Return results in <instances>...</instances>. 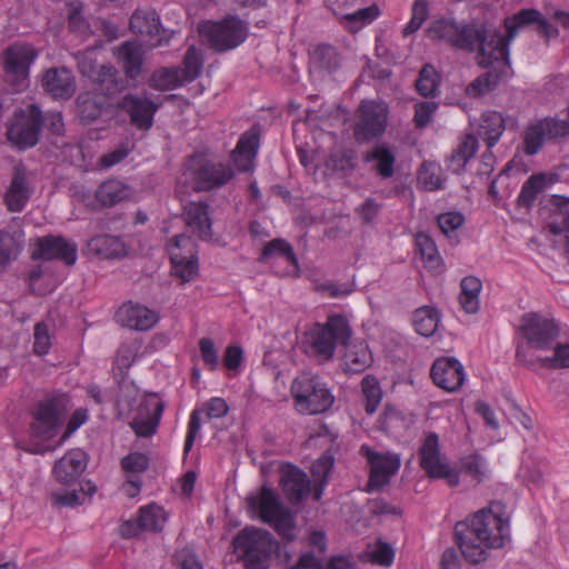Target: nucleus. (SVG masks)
I'll return each mask as SVG.
<instances>
[{
    "label": "nucleus",
    "instance_id": "24",
    "mask_svg": "<svg viewBox=\"0 0 569 569\" xmlns=\"http://www.w3.org/2000/svg\"><path fill=\"white\" fill-rule=\"evenodd\" d=\"M121 108L130 116L131 123L139 130L147 131L153 124L158 104L147 97L127 94L121 101Z\"/></svg>",
    "mask_w": 569,
    "mask_h": 569
},
{
    "label": "nucleus",
    "instance_id": "28",
    "mask_svg": "<svg viewBox=\"0 0 569 569\" xmlns=\"http://www.w3.org/2000/svg\"><path fill=\"white\" fill-rule=\"evenodd\" d=\"M41 84L56 99H69L76 91L74 77L67 68L48 69L42 76Z\"/></svg>",
    "mask_w": 569,
    "mask_h": 569
},
{
    "label": "nucleus",
    "instance_id": "55",
    "mask_svg": "<svg viewBox=\"0 0 569 569\" xmlns=\"http://www.w3.org/2000/svg\"><path fill=\"white\" fill-rule=\"evenodd\" d=\"M416 88L422 96H431L438 88V77L435 69L430 66H426L419 73V78L416 81Z\"/></svg>",
    "mask_w": 569,
    "mask_h": 569
},
{
    "label": "nucleus",
    "instance_id": "62",
    "mask_svg": "<svg viewBox=\"0 0 569 569\" xmlns=\"http://www.w3.org/2000/svg\"><path fill=\"white\" fill-rule=\"evenodd\" d=\"M328 166L333 170L350 171L355 167V157L351 150H337L328 159Z\"/></svg>",
    "mask_w": 569,
    "mask_h": 569
},
{
    "label": "nucleus",
    "instance_id": "34",
    "mask_svg": "<svg viewBox=\"0 0 569 569\" xmlns=\"http://www.w3.org/2000/svg\"><path fill=\"white\" fill-rule=\"evenodd\" d=\"M116 54L124 69L126 76L136 79L142 67L143 51L141 46L134 41H127L117 48Z\"/></svg>",
    "mask_w": 569,
    "mask_h": 569
},
{
    "label": "nucleus",
    "instance_id": "16",
    "mask_svg": "<svg viewBox=\"0 0 569 569\" xmlns=\"http://www.w3.org/2000/svg\"><path fill=\"white\" fill-rule=\"evenodd\" d=\"M130 29L133 33L146 38L151 47L168 43L173 32L161 27L158 13L152 9H137L130 18Z\"/></svg>",
    "mask_w": 569,
    "mask_h": 569
},
{
    "label": "nucleus",
    "instance_id": "2",
    "mask_svg": "<svg viewBox=\"0 0 569 569\" xmlns=\"http://www.w3.org/2000/svg\"><path fill=\"white\" fill-rule=\"evenodd\" d=\"M455 533L466 560L479 563L488 558L490 549L505 546L508 523L491 509H482L469 522H458Z\"/></svg>",
    "mask_w": 569,
    "mask_h": 569
},
{
    "label": "nucleus",
    "instance_id": "19",
    "mask_svg": "<svg viewBox=\"0 0 569 569\" xmlns=\"http://www.w3.org/2000/svg\"><path fill=\"white\" fill-rule=\"evenodd\" d=\"M248 510L253 518L271 523L274 517L284 509L278 493L268 486L247 497Z\"/></svg>",
    "mask_w": 569,
    "mask_h": 569
},
{
    "label": "nucleus",
    "instance_id": "39",
    "mask_svg": "<svg viewBox=\"0 0 569 569\" xmlns=\"http://www.w3.org/2000/svg\"><path fill=\"white\" fill-rule=\"evenodd\" d=\"M505 131V119L500 112L487 111L481 117L479 136L487 142L488 148L493 147Z\"/></svg>",
    "mask_w": 569,
    "mask_h": 569
},
{
    "label": "nucleus",
    "instance_id": "53",
    "mask_svg": "<svg viewBox=\"0 0 569 569\" xmlns=\"http://www.w3.org/2000/svg\"><path fill=\"white\" fill-rule=\"evenodd\" d=\"M313 62L318 68L331 72L339 66L338 53L331 46H321L313 52Z\"/></svg>",
    "mask_w": 569,
    "mask_h": 569
},
{
    "label": "nucleus",
    "instance_id": "61",
    "mask_svg": "<svg viewBox=\"0 0 569 569\" xmlns=\"http://www.w3.org/2000/svg\"><path fill=\"white\" fill-rule=\"evenodd\" d=\"M199 350L204 366L209 370L214 371L219 366V355L212 339L201 338L199 340Z\"/></svg>",
    "mask_w": 569,
    "mask_h": 569
},
{
    "label": "nucleus",
    "instance_id": "1",
    "mask_svg": "<svg viewBox=\"0 0 569 569\" xmlns=\"http://www.w3.org/2000/svg\"><path fill=\"white\" fill-rule=\"evenodd\" d=\"M503 26L506 34L488 30V43L482 44V62L485 68H492V70L478 77L467 87V93L470 97H479L491 91L501 78L509 77V46L521 30L533 28L546 37H549L551 30L547 18L533 8L521 9L505 18Z\"/></svg>",
    "mask_w": 569,
    "mask_h": 569
},
{
    "label": "nucleus",
    "instance_id": "37",
    "mask_svg": "<svg viewBox=\"0 0 569 569\" xmlns=\"http://www.w3.org/2000/svg\"><path fill=\"white\" fill-rule=\"evenodd\" d=\"M460 287L459 303L462 310L468 315L477 313L480 308L481 280L477 277L468 276L461 280Z\"/></svg>",
    "mask_w": 569,
    "mask_h": 569
},
{
    "label": "nucleus",
    "instance_id": "58",
    "mask_svg": "<svg viewBox=\"0 0 569 569\" xmlns=\"http://www.w3.org/2000/svg\"><path fill=\"white\" fill-rule=\"evenodd\" d=\"M93 82L104 84L109 93L117 91L118 87V71L110 64H102L96 71V76L90 77Z\"/></svg>",
    "mask_w": 569,
    "mask_h": 569
},
{
    "label": "nucleus",
    "instance_id": "41",
    "mask_svg": "<svg viewBox=\"0 0 569 569\" xmlns=\"http://www.w3.org/2000/svg\"><path fill=\"white\" fill-rule=\"evenodd\" d=\"M555 209L548 226L553 234L565 233L569 252V198L556 197Z\"/></svg>",
    "mask_w": 569,
    "mask_h": 569
},
{
    "label": "nucleus",
    "instance_id": "10",
    "mask_svg": "<svg viewBox=\"0 0 569 569\" xmlns=\"http://www.w3.org/2000/svg\"><path fill=\"white\" fill-rule=\"evenodd\" d=\"M419 462L429 478L442 479L450 487L459 485V471L452 468L448 459L441 453L437 433L430 432L426 436L419 449Z\"/></svg>",
    "mask_w": 569,
    "mask_h": 569
},
{
    "label": "nucleus",
    "instance_id": "14",
    "mask_svg": "<svg viewBox=\"0 0 569 569\" xmlns=\"http://www.w3.org/2000/svg\"><path fill=\"white\" fill-rule=\"evenodd\" d=\"M360 453L367 459L370 466L368 490H377L386 486L390 478L399 470L401 465L400 456L391 452H377L369 446L362 445Z\"/></svg>",
    "mask_w": 569,
    "mask_h": 569
},
{
    "label": "nucleus",
    "instance_id": "49",
    "mask_svg": "<svg viewBox=\"0 0 569 569\" xmlns=\"http://www.w3.org/2000/svg\"><path fill=\"white\" fill-rule=\"evenodd\" d=\"M461 469L478 482L483 481L490 473L488 462L479 453L465 456L460 460Z\"/></svg>",
    "mask_w": 569,
    "mask_h": 569
},
{
    "label": "nucleus",
    "instance_id": "42",
    "mask_svg": "<svg viewBox=\"0 0 569 569\" xmlns=\"http://www.w3.org/2000/svg\"><path fill=\"white\" fill-rule=\"evenodd\" d=\"M182 77L180 68H161L152 73L150 86L162 91L173 90L186 83Z\"/></svg>",
    "mask_w": 569,
    "mask_h": 569
},
{
    "label": "nucleus",
    "instance_id": "9",
    "mask_svg": "<svg viewBox=\"0 0 569 569\" xmlns=\"http://www.w3.org/2000/svg\"><path fill=\"white\" fill-rule=\"evenodd\" d=\"M39 57L33 44L13 42L2 52V69L7 81L19 90L27 87L31 66Z\"/></svg>",
    "mask_w": 569,
    "mask_h": 569
},
{
    "label": "nucleus",
    "instance_id": "38",
    "mask_svg": "<svg viewBox=\"0 0 569 569\" xmlns=\"http://www.w3.org/2000/svg\"><path fill=\"white\" fill-rule=\"evenodd\" d=\"M478 150V140L472 134H466L448 159V167L455 173H460Z\"/></svg>",
    "mask_w": 569,
    "mask_h": 569
},
{
    "label": "nucleus",
    "instance_id": "30",
    "mask_svg": "<svg viewBox=\"0 0 569 569\" xmlns=\"http://www.w3.org/2000/svg\"><path fill=\"white\" fill-rule=\"evenodd\" d=\"M280 485L288 500L298 503L309 492L310 481L301 469L286 465L281 468Z\"/></svg>",
    "mask_w": 569,
    "mask_h": 569
},
{
    "label": "nucleus",
    "instance_id": "48",
    "mask_svg": "<svg viewBox=\"0 0 569 569\" xmlns=\"http://www.w3.org/2000/svg\"><path fill=\"white\" fill-rule=\"evenodd\" d=\"M416 246L423 259L426 267L436 269L441 262L438 248L433 239L427 233L420 232L416 236Z\"/></svg>",
    "mask_w": 569,
    "mask_h": 569
},
{
    "label": "nucleus",
    "instance_id": "54",
    "mask_svg": "<svg viewBox=\"0 0 569 569\" xmlns=\"http://www.w3.org/2000/svg\"><path fill=\"white\" fill-rule=\"evenodd\" d=\"M279 536L287 540L296 538V522L293 515L284 508L279 516L274 517L271 523Z\"/></svg>",
    "mask_w": 569,
    "mask_h": 569
},
{
    "label": "nucleus",
    "instance_id": "52",
    "mask_svg": "<svg viewBox=\"0 0 569 569\" xmlns=\"http://www.w3.org/2000/svg\"><path fill=\"white\" fill-rule=\"evenodd\" d=\"M173 249L187 259H198L197 243L187 234H177L170 239L167 244L170 259H172Z\"/></svg>",
    "mask_w": 569,
    "mask_h": 569
},
{
    "label": "nucleus",
    "instance_id": "43",
    "mask_svg": "<svg viewBox=\"0 0 569 569\" xmlns=\"http://www.w3.org/2000/svg\"><path fill=\"white\" fill-rule=\"evenodd\" d=\"M178 249H173L171 261V273L178 278L181 283L190 282L194 280L199 272L198 259H187L177 252Z\"/></svg>",
    "mask_w": 569,
    "mask_h": 569
},
{
    "label": "nucleus",
    "instance_id": "7",
    "mask_svg": "<svg viewBox=\"0 0 569 569\" xmlns=\"http://www.w3.org/2000/svg\"><path fill=\"white\" fill-rule=\"evenodd\" d=\"M198 31L210 48L223 52L237 48L247 39L248 24L236 16H229L221 21L202 22Z\"/></svg>",
    "mask_w": 569,
    "mask_h": 569
},
{
    "label": "nucleus",
    "instance_id": "22",
    "mask_svg": "<svg viewBox=\"0 0 569 569\" xmlns=\"http://www.w3.org/2000/svg\"><path fill=\"white\" fill-rule=\"evenodd\" d=\"M26 234L19 219L13 218L8 226L0 231V271L11 261L18 259L24 249Z\"/></svg>",
    "mask_w": 569,
    "mask_h": 569
},
{
    "label": "nucleus",
    "instance_id": "21",
    "mask_svg": "<svg viewBox=\"0 0 569 569\" xmlns=\"http://www.w3.org/2000/svg\"><path fill=\"white\" fill-rule=\"evenodd\" d=\"M433 382L448 392H455L465 382L463 366L456 358L437 359L430 370Z\"/></svg>",
    "mask_w": 569,
    "mask_h": 569
},
{
    "label": "nucleus",
    "instance_id": "32",
    "mask_svg": "<svg viewBox=\"0 0 569 569\" xmlns=\"http://www.w3.org/2000/svg\"><path fill=\"white\" fill-rule=\"evenodd\" d=\"M346 3L328 6L332 12L339 17L340 23L350 32H357L365 26L376 20L380 13L377 4L367 8L357 9L355 11H346L342 7Z\"/></svg>",
    "mask_w": 569,
    "mask_h": 569
},
{
    "label": "nucleus",
    "instance_id": "4",
    "mask_svg": "<svg viewBox=\"0 0 569 569\" xmlns=\"http://www.w3.org/2000/svg\"><path fill=\"white\" fill-rule=\"evenodd\" d=\"M431 40H440L450 46L469 52L478 49L479 64L482 62V44L488 43V29L477 23H459L453 19L433 20L427 29Z\"/></svg>",
    "mask_w": 569,
    "mask_h": 569
},
{
    "label": "nucleus",
    "instance_id": "17",
    "mask_svg": "<svg viewBox=\"0 0 569 569\" xmlns=\"http://www.w3.org/2000/svg\"><path fill=\"white\" fill-rule=\"evenodd\" d=\"M164 409V403L157 393L143 397L130 422L131 428L139 437H151L156 433Z\"/></svg>",
    "mask_w": 569,
    "mask_h": 569
},
{
    "label": "nucleus",
    "instance_id": "29",
    "mask_svg": "<svg viewBox=\"0 0 569 569\" xmlns=\"http://www.w3.org/2000/svg\"><path fill=\"white\" fill-rule=\"evenodd\" d=\"M87 468V455L81 449L68 451L54 463L53 473L62 485L76 481Z\"/></svg>",
    "mask_w": 569,
    "mask_h": 569
},
{
    "label": "nucleus",
    "instance_id": "15",
    "mask_svg": "<svg viewBox=\"0 0 569 569\" xmlns=\"http://www.w3.org/2000/svg\"><path fill=\"white\" fill-rule=\"evenodd\" d=\"M569 134V123L557 118H545L531 123L525 132V153L533 156L548 140Z\"/></svg>",
    "mask_w": 569,
    "mask_h": 569
},
{
    "label": "nucleus",
    "instance_id": "46",
    "mask_svg": "<svg viewBox=\"0 0 569 569\" xmlns=\"http://www.w3.org/2000/svg\"><path fill=\"white\" fill-rule=\"evenodd\" d=\"M361 389L365 397V409L368 415L377 411L381 400L382 390L375 376L367 375L361 381Z\"/></svg>",
    "mask_w": 569,
    "mask_h": 569
},
{
    "label": "nucleus",
    "instance_id": "50",
    "mask_svg": "<svg viewBox=\"0 0 569 569\" xmlns=\"http://www.w3.org/2000/svg\"><path fill=\"white\" fill-rule=\"evenodd\" d=\"M545 177L542 174L531 176L521 187L517 198L519 207L530 208L535 203L537 196L545 187Z\"/></svg>",
    "mask_w": 569,
    "mask_h": 569
},
{
    "label": "nucleus",
    "instance_id": "27",
    "mask_svg": "<svg viewBox=\"0 0 569 569\" xmlns=\"http://www.w3.org/2000/svg\"><path fill=\"white\" fill-rule=\"evenodd\" d=\"M210 206L202 201H190L183 206L182 217L189 230L201 239L212 237Z\"/></svg>",
    "mask_w": 569,
    "mask_h": 569
},
{
    "label": "nucleus",
    "instance_id": "45",
    "mask_svg": "<svg viewBox=\"0 0 569 569\" xmlns=\"http://www.w3.org/2000/svg\"><path fill=\"white\" fill-rule=\"evenodd\" d=\"M446 177L439 164L425 162L420 167L418 182L428 191H437L445 187Z\"/></svg>",
    "mask_w": 569,
    "mask_h": 569
},
{
    "label": "nucleus",
    "instance_id": "26",
    "mask_svg": "<svg viewBox=\"0 0 569 569\" xmlns=\"http://www.w3.org/2000/svg\"><path fill=\"white\" fill-rule=\"evenodd\" d=\"M117 319L123 327L146 331L158 322L159 316L146 306L129 301L119 308Z\"/></svg>",
    "mask_w": 569,
    "mask_h": 569
},
{
    "label": "nucleus",
    "instance_id": "20",
    "mask_svg": "<svg viewBox=\"0 0 569 569\" xmlns=\"http://www.w3.org/2000/svg\"><path fill=\"white\" fill-rule=\"evenodd\" d=\"M234 551L241 557L271 555L273 549L272 536L262 529L246 528L233 539Z\"/></svg>",
    "mask_w": 569,
    "mask_h": 569
},
{
    "label": "nucleus",
    "instance_id": "60",
    "mask_svg": "<svg viewBox=\"0 0 569 569\" xmlns=\"http://www.w3.org/2000/svg\"><path fill=\"white\" fill-rule=\"evenodd\" d=\"M370 558L373 563L390 567L395 559V550L389 543L379 540L370 550Z\"/></svg>",
    "mask_w": 569,
    "mask_h": 569
},
{
    "label": "nucleus",
    "instance_id": "3",
    "mask_svg": "<svg viewBox=\"0 0 569 569\" xmlns=\"http://www.w3.org/2000/svg\"><path fill=\"white\" fill-rule=\"evenodd\" d=\"M68 406L69 398L64 393H57L39 401L32 411L29 442L23 449L37 455L46 452V442L56 437Z\"/></svg>",
    "mask_w": 569,
    "mask_h": 569
},
{
    "label": "nucleus",
    "instance_id": "33",
    "mask_svg": "<svg viewBox=\"0 0 569 569\" xmlns=\"http://www.w3.org/2000/svg\"><path fill=\"white\" fill-rule=\"evenodd\" d=\"M396 160L395 150L387 143L375 146L363 156V161L369 163L381 179H389L395 174Z\"/></svg>",
    "mask_w": 569,
    "mask_h": 569
},
{
    "label": "nucleus",
    "instance_id": "56",
    "mask_svg": "<svg viewBox=\"0 0 569 569\" xmlns=\"http://www.w3.org/2000/svg\"><path fill=\"white\" fill-rule=\"evenodd\" d=\"M429 14L427 0H416L412 6V14L410 21L403 29V36H410L416 32L426 21Z\"/></svg>",
    "mask_w": 569,
    "mask_h": 569
},
{
    "label": "nucleus",
    "instance_id": "13",
    "mask_svg": "<svg viewBox=\"0 0 569 569\" xmlns=\"http://www.w3.org/2000/svg\"><path fill=\"white\" fill-rule=\"evenodd\" d=\"M520 332L533 348L546 350L558 338L559 328L553 319L529 312L521 317Z\"/></svg>",
    "mask_w": 569,
    "mask_h": 569
},
{
    "label": "nucleus",
    "instance_id": "40",
    "mask_svg": "<svg viewBox=\"0 0 569 569\" xmlns=\"http://www.w3.org/2000/svg\"><path fill=\"white\" fill-rule=\"evenodd\" d=\"M140 526L144 531L159 532L168 521V512L157 503H150L139 509Z\"/></svg>",
    "mask_w": 569,
    "mask_h": 569
},
{
    "label": "nucleus",
    "instance_id": "36",
    "mask_svg": "<svg viewBox=\"0 0 569 569\" xmlns=\"http://www.w3.org/2000/svg\"><path fill=\"white\" fill-rule=\"evenodd\" d=\"M88 249L90 252L106 259L119 258L126 253V248L121 239L109 234H100L91 238L88 241Z\"/></svg>",
    "mask_w": 569,
    "mask_h": 569
},
{
    "label": "nucleus",
    "instance_id": "57",
    "mask_svg": "<svg viewBox=\"0 0 569 569\" xmlns=\"http://www.w3.org/2000/svg\"><path fill=\"white\" fill-rule=\"evenodd\" d=\"M33 351L38 356H44L51 348V336L49 326L44 322H38L33 328Z\"/></svg>",
    "mask_w": 569,
    "mask_h": 569
},
{
    "label": "nucleus",
    "instance_id": "51",
    "mask_svg": "<svg viewBox=\"0 0 569 569\" xmlns=\"http://www.w3.org/2000/svg\"><path fill=\"white\" fill-rule=\"evenodd\" d=\"M283 257L295 268L298 267V259L293 252V249L289 242L283 239H274L269 241L262 250L261 259L266 260L272 256Z\"/></svg>",
    "mask_w": 569,
    "mask_h": 569
},
{
    "label": "nucleus",
    "instance_id": "47",
    "mask_svg": "<svg viewBox=\"0 0 569 569\" xmlns=\"http://www.w3.org/2000/svg\"><path fill=\"white\" fill-rule=\"evenodd\" d=\"M202 67L203 57L201 51L194 46L189 47L183 58L182 68H180L184 82L196 80L200 76Z\"/></svg>",
    "mask_w": 569,
    "mask_h": 569
},
{
    "label": "nucleus",
    "instance_id": "59",
    "mask_svg": "<svg viewBox=\"0 0 569 569\" xmlns=\"http://www.w3.org/2000/svg\"><path fill=\"white\" fill-rule=\"evenodd\" d=\"M78 113L86 122L94 121L101 113L99 104L89 94H81L77 99Z\"/></svg>",
    "mask_w": 569,
    "mask_h": 569
},
{
    "label": "nucleus",
    "instance_id": "23",
    "mask_svg": "<svg viewBox=\"0 0 569 569\" xmlns=\"http://www.w3.org/2000/svg\"><path fill=\"white\" fill-rule=\"evenodd\" d=\"M259 147L260 129L253 126L240 136L236 148L231 152V159L239 171L249 172L254 169Z\"/></svg>",
    "mask_w": 569,
    "mask_h": 569
},
{
    "label": "nucleus",
    "instance_id": "31",
    "mask_svg": "<svg viewBox=\"0 0 569 569\" xmlns=\"http://www.w3.org/2000/svg\"><path fill=\"white\" fill-rule=\"evenodd\" d=\"M345 353L342 356L341 367L347 373H360L369 368L373 362L372 353L365 341H347Z\"/></svg>",
    "mask_w": 569,
    "mask_h": 569
},
{
    "label": "nucleus",
    "instance_id": "5",
    "mask_svg": "<svg viewBox=\"0 0 569 569\" xmlns=\"http://www.w3.org/2000/svg\"><path fill=\"white\" fill-rule=\"evenodd\" d=\"M351 337V326L342 315H331L325 323H316L307 332L313 353L325 361L333 358L338 343L346 345Z\"/></svg>",
    "mask_w": 569,
    "mask_h": 569
},
{
    "label": "nucleus",
    "instance_id": "18",
    "mask_svg": "<svg viewBox=\"0 0 569 569\" xmlns=\"http://www.w3.org/2000/svg\"><path fill=\"white\" fill-rule=\"evenodd\" d=\"M77 244L60 237V236H46L38 238L34 243V249L31 253L33 260H61L67 266H72L77 261Z\"/></svg>",
    "mask_w": 569,
    "mask_h": 569
},
{
    "label": "nucleus",
    "instance_id": "64",
    "mask_svg": "<svg viewBox=\"0 0 569 569\" xmlns=\"http://www.w3.org/2000/svg\"><path fill=\"white\" fill-rule=\"evenodd\" d=\"M437 221L443 234L450 237L451 233L463 224L465 217L460 212L449 211L441 213Z\"/></svg>",
    "mask_w": 569,
    "mask_h": 569
},
{
    "label": "nucleus",
    "instance_id": "6",
    "mask_svg": "<svg viewBox=\"0 0 569 569\" xmlns=\"http://www.w3.org/2000/svg\"><path fill=\"white\" fill-rule=\"evenodd\" d=\"M291 393L299 412L318 415L327 411L333 405L335 398L318 376L302 373L291 386Z\"/></svg>",
    "mask_w": 569,
    "mask_h": 569
},
{
    "label": "nucleus",
    "instance_id": "11",
    "mask_svg": "<svg viewBox=\"0 0 569 569\" xmlns=\"http://www.w3.org/2000/svg\"><path fill=\"white\" fill-rule=\"evenodd\" d=\"M389 107L386 102L363 100L357 109L353 136L360 143L382 136L388 126Z\"/></svg>",
    "mask_w": 569,
    "mask_h": 569
},
{
    "label": "nucleus",
    "instance_id": "63",
    "mask_svg": "<svg viewBox=\"0 0 569 569\" xmlns=\"http://www.w3.org/2000/svg\"><path fill=\"white\" fill-rule=\"evenodd\" d=\"M149 466V458L141 452H131L122 458L121 467L129 473H141Z\"/></svg>",
    "mask_w": 569,
    "mask_h": 569
},
{
    "label": "nucleus",
    "instance_id": "44",
    "mask_svg": "<svg viewBox=\"0 0 569 569\" xmlns=\"http://www.w3.org/2000/svg\"><path fill=\"white\" fill-rule=\"evenodd\" d=\"M439 320V312L431 307L419 308L413 315L416 331L423 337H430L436 332Z\"/></svg>",
    "mask_w": 569,
    "mask_h": 569
},
{
    "label": "nucleus",
    "instance_id": "25",
    "mask_svg": "<svg viewBox=\"0 0 569 569\" xmlns=\"http://www.w3.org/2000/svg\"><path fill=\"white\" fill-rule=\"evenodd\" d=\"M32 193L28 172L21 164L13 169L12 179L4 194V202L11 212H21Z\"/></svg>",
    "mask_w": 569,
    "mask_h": 569
},
{
    "label": "nucleus",
    "instance_id": "12",
    "mask_svg": "<svg viewBox=\"0 0 569 569\" xmlns=\"http://www.w3.org/2000/svg\"><path fill=\"white\" fill-rule=\"evenodd\" d=\"M41 122V110L36 104L17 111L8 126V140L19 149L33 147L38 142Z\"/></svg>",
    "mask_w": 569,
    "mask_h": 569
},
{
    "label": "nucleus",
    "instance_id": "35",
    "mask_svg": "<svg viewBox=\"0 0 569 569\" xmlns=\"http://www.w3.org/2000/svg\"><path fill=\"white\" fill-rule=\"evenodd\" d=\"M131 194L129 186L117 179L102 182L96 190V199L103 207H112Z\"/></svg>",
    "mask_w": 569,
    "mask_h": 569
},
{
    "label": "nucleus",
    "instance_id": "8",
    "mask_svg": "<svg viewBox=\"0 0 569 569\" xmlns=\"http://www.w3.org/2000/svg\"><path fill=\"white\" fill-rule=\"evenodd\" d=\"M193 189L198 192L219 189L230 182L234 176L228 163L211 161L202 156L191 157L184 168Z\"/></svg>",
    "mask_w": 569,
    "mask_h": 569
}]
</instances>
